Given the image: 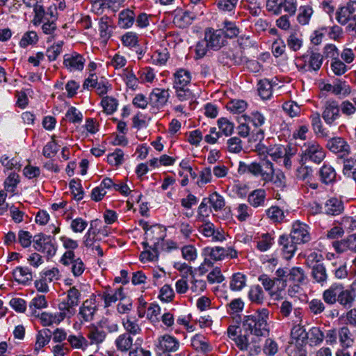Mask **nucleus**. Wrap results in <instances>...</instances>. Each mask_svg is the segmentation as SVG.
<instances>
[{
  "instance_id": "nucleus-1",
  "label": "nucleus",
  "mask_w": 356,
  "mask_h": 356,
  "mask_svg": "<svg viewBox=\"0 0 356 356\" xmlns=\"http://www.w3.org/2000/svg\"><path fill=\"white\" fill-rule=\"evenodd\" d=\"M322 298L328 305H334L338 302L344 308H350L356 298L355 292L345 289L343 284L333 283L322 293Z\"/></svg>"
},
{
  "instance_id": "nucleus-2",
  "label": "nucleus",
  "mask_w": 356,
  "mask_h": 356,
  "mask_svg": "<svg viewBox=\"0 0 356 356\" xmlns=\"http://www.w3.org/2000/svg\"><path fill=\"white\" fill-rule=\"evenodd\" d=\"M60 241L67 250L63 254L60 262L65 266H70L74 276L79 277L85 270V264L80 257H76L74 250L78 247V242L66 236H62Z\"/></svg>"
},
{
  "instance_id": "nucleus-3",
  "label": "nucleus",
  "mask_w": 356,
  "mask_h": 356,
  "mask_svg": "<svg viewBox=\"0 0 356 356\" xmlns=\"http://www.w3.org/2000/svg\"><path fill=\"white\" fill-rule=\"evenodd\" d=\"M268 309H258L244 317L243 327L245 330L250 331L251 334L257 337L265 336L268 333Z\"/></svg>"
},
{
  "instance_id": "nucleus-4",
  "label": "nucleus",
  "mask_w": 356,
  "mask_h": 356,
  "mask_svg": "<svg viewBox=\"0 0 356 356\" xmlns=\"http://www.w3.org/2000/svg\"><path fill=\"white\" fill-rule=\"evenodd\" d=\"M325 151L316 141L305 143L301 147V159L305 162L319 164L325 158Z\"/></svg>"
},
{
  "instance_id": "nucleus-5",
  "label": "nucleus",
  "mask_w": 356,
  "mask_h": 356,
  "mask_svg": "<svg viewBox=\"0 0 356 356\" xmlns=\"http://www.w3.org/2000/svg\"><path fill=\"white\" fill-rule=\"evenodd\" d=\"M307 53L298 58L296 65L298 71L302 72L318 71L323 63V56L314 51H307Z\"/></svg>"
},
{
  "instance_id": "nucleus-6",
  "label": "nucleus",
  "mask_w": 356,
  "mask_h": 356,
  "mask_svg": "<svg viewBox=\"0 0 356 356\" xmlns=\"http://www.w3.org/2000/svg\"><path fill=\"white\" fill-rule=\"evenodd\" d=\"M340 116L339 102L334 99L327 100L323 106L322 118L325 122L331 126Z\"/></svg>"
},
{
  "instance_id": "nucleus-7",
  "label": "nucleus",
  "mask_w": 356,
  "mask_h": 356,
  "mask_svg": "<svg viewBox=\"0 0 356 356\" xmlns=\"http://www.w3.org/2000/svg\"><path fill=\"white\" fill-rule=\"evenodd\" d=\"M289 236L298 244H304L311 240L308 226L298 220L293 222Z\"/></svg>"
},
{
  "instance_id": "nucleus-8",
  "label": "nucleus",
  "mask_w": 356,
  "mask_h": 356,
  "mask_svg": "<svg viewBox=\"0 0 356 356\" xmlns=\"http://www.w3.org/2000/svg\"><path fill=\"white\" fill-rule=\"evenodd\" d=\"M204 41L207 47L213 50H218L222 46L225 45L226 40L222 35V32L220 29L213 30L209 29L205 31Z\"/></svg>"
},
{
  "instance_id": "nucleus-9",
  "label": "nucleus",
  "mask_w": 356,
  "mask_h": 356,
  "mask_svg": "<svg viewBox=\"0 0 356 356\" xmlns=\"http://www.w3.org/2000/svg\"><path fill=\"white\" fill-rule=\"evenodd\" d=\"M179 343L178 340L168 334H165L158 339L156 350L158 354L169 352H175L178 350Z\"/></svg>"
},
{
  "instance_id": "nucleus-10",
  "label": "nucleus",
  "mask_w": 356,
  "mask_h": 356,
  "mask_svg": "<svg viewBox=\"0 0 356 356\" xmlns=\"http://www.w3.org/2000/svg\"><path fill=\"white\" fill-rule=\"evenodd\" d=\"M202 234L207 239L208 242H218L225 240L224 232L216 228L210 222H204L202 220Z\"/></svg>"
},
{
  "instance_id": "nucleus-11",
  "label": "nucleus",
  "mask_w": 356,
  "mask_h": 356,
  "mask_svg": "<svg viewBox=\"0 0 356 356\" xmlns=\"http://www.w3.org/2000/svg\"><path fill=\"white\" fill-rule=\"evenodd\" d=\"M165 232L162 227L158 225L150 226L145 232V239L153 243L152 246L157 249H162L163 241L165 237Z\"/></svg>"
},
{
  "instance_id": "nucleus-12",
  "label": "nucleus",
  "mask_w": 356,
  "mask_h": 356,
  "mask_svg": "<svg viewBox=\"0 0 356 356\" xmlns=\"http://www.w3.org/2000/svg\"><path fill=\"white\" fill-rule=\"evenodd\" d=\"M332 247L339 254L348 251L356 254V234H350L340 241H334Z\"/></svg>"
},
{
  "instance_id": "nucleus-13",
  "label": "nucleus",
  "mask_w": 356,
  "mask_h": 356,
  "mask_svg": "<svg viewBox=\"0 0 356 356\" xmlns=\"http://www.w3.org/2000/svg\"><path fill=\"white\" fill-rule=\"evenodd\" d=\"M169 97L168 90L156 88L149 95V104L152 107L160 109L166 104Z\"/></svg>"
},
{
  "instance_id": "nucleus-14",
  "label": "nucleus",
  "mask_w": 356,
  "mask_h": 356,
  "mask_svg": "<svg viewBox=\"0 0 356 356\" xmlns=\"http://www.w3.org/2000/svg\"><path fill=\"white\" fill-rule=\"evenodd\" d=\"M326 147L333 153L340 154L341 158L348 155L350 150L349 145L341 137H333L329 139Z\"/></svg>"
},
{
  "instance_id": "nucleus-15",
  "label": "nucleus",
  "mask_w": 356,
  "mask_h": 356,
  "mask_svg": "<svg viewBox=\"0 0 356 356\" xmlns=\"http://www.w3.org/2000/svg\"><path fill=\"white\" fill-rule=\"evenodd\" d=\"M67 296L59 304L63 308H67L74 314L76 312V307L79 304L81 292L75 286L70 287L66 292Z\"/></svg>"
},
{
  "instance_id": "nucleus-16",
  "label": "nucleus",
  "mask_w": 356,
  "mask_h": 356,
  "mask_svg": "<svg viewBox=\"0 0 356 356\" xmlns=\"http://www.w3.org/2000/svg\"><path fill=\"white\" fill-rule=\"evenodd\" d=\"M86 59L76 52L64 56L63 65L70 72L81 71L85 65Z\"/></svg>"
},
{
  "instance_id": "nucleus-17",
  "label": "nucleus",
  "mask_w": 356,
  "mask_h": 356,
  "mask_svg": "<svg viewBox=\"0 0 356 356\" xmlns=\"http://www.w3.org/2000/svg\"><path fill=\"white\" fill-rule=\"evenodd\" d=\"M290 236L281 235L278 240L279 245L282 247V253L285 259L289 260L293 257L298 243Z\"/></svg>"
},
{
  "instance_id": "nucleus-18",
  "label": "nucleus",
  "mask_w": 356,
  "mask_h": 356,
  "mask_svg": "<svg viewBox=\"0 0 356 356\" xmlns=\"http://www.w3.org/2000/svg\"><path fill=\"white\" fill-rule=\"evenodd\" d=\"M97 312V306L95 300H85L79 308V316L81 317V323L93 321L95 314Z\"/></svg>"
},
{
  "instance_id": "nucleus-19",
  "label": "nucleus",
  "mask_w": 356,
  "mask_h": 356,
  "mask_svg": "<svg viewBox=\"0 0 356 356\" xmlns=\"http://www.w3.org/2000/svg\"><path fill=\"white\" fill-rule=\"evenodd\" d=\"M324 213L330 216H338L344 210L343 202L341 200L332 197L326 200L324 204Z\"/></svg>"
},
{
  "instance_id": "nucleus-20",
  "label": "nucleus",
  "mask_w": 356,
  "mask_h": 356,
  "mask_svg": "<svg viewBox=\"0 0 356 356\" xmlns=\"http://www.w3.org/2000/svg\"><path fill=\"white\" fill-rule=\"evenodd\" d=\"M83 243L86 248H91L92 250H96L99 256H104L103 249L99 244L97 238V233L92 228H90L84 235Z\"/></svg>"
},
{
  "instance_id": "nucleus-21",
  "label": "nucleus",
  "mask_w": 356,
  "mask_h": 356,
  "mask_svg": "<svg viewBox=\"0 0 356 356\" xmlns=\"http://www.w3.org/2000/svg\"><path fill=\"white\" fill-rule=\"evenodd\" d=\"M293 311L296 319L294 323H300L302 321V312L300 308H293L292 303L289 300L282 302L280 307V314L283 318H288Z\"/></svg>"
},
{
  "instance_id": "nucleus-22",
  "label": "nucleus",
  "mask_w": 356,
  "mask_h": 356,
  "mask_svg": "<svg viewBox=\"0 0 356 356\" xmlns=\"http://www.w3.org/2000/svg\"><path fill=\"white\" fill-rule=\"evenodd\" d=\"M311 277L314 282L321 286L325 284L328 279V274L325 266L323 264H314L312 267Z\"/></svg>"
},
{
  "instance_id": "nucleus-23",
  "label": "nucleus",
  "mask_w": 356,
  "mask_h": 356,
  "mask_svg": "<svg viewBox=\"0 0 356 356\" xmlns=\"http://www.w3.org/2000/svg\"><path fill=\"white\" fill-rule=\"evenodd\" d=\"M208 203L216 211L221 210L225 205L224 197L217 192H213L209 197L202 200V209L207 206Z\"/></svg>"
},
{
  "instance_id": "nucleus-24",
  "label": "nucleus",
  "mask_w": 356,
  "mask_h": 356,
  "mask_svg": "<svg viewBox=\"0 0 356 356\" xmlns=\"http://www.w3.org/2000/svg\"><path fill=\"white\" fill-rule=\"evenodd\" d=\"M266 199V193L264 189L259 188L252 191L248 196V203L253 207H264Z\"/></svg>"
},
{
  "instance_id": "nucleus-25",
  "label": "nucleus",
  "mask_w": 356,
  "mask_h": 356,
  "mask_svg": "<svg viewBox=\"0 0 356 356\" xmlns=\"http://www.w3.org/2000/svg\"><path fill=\"white\" fill-rule=\"evenodd\" d=\"M106 333L103 330L99 329L95 324H92L88 327V332L87 337L90 340V344L102 343L106 339Z\"/></svg>"
},
{
  "instance_id": "nucleus-26",
  "label": "nucleus",
  "mask_w": 356,
  "mask_h": 356,
  "mask_svg": "<svg viewBox=\"0 0 356 356\" xmlns=\"http://www.w3.org/2000/svg\"><path fill=\"white\" fill-rule=\"evenodd\" d=\"M221 61L225 64H229V61L236 65H240L243 63L242 51L239 49H227L222 51L220 57Z\"/></svg>"
},
{
  "instance_id": "nucleus-27",
  "label": "nucleus",
  "mask_w": 356,
  "mask_h": 356,
  "mask_svg": "<svg viewBox=\"0 0 356 356\" xmlns=\"http://www.w3.org/2000/svg\"><path fill=\"white\" fill-rule=\"evenodd\" d=\"M191 80L190 72L184 69H179L173 74V88L186 87Z\"/></svg>"
},
{
  "instance_id": "nucleus-28",
  "label": "nucleus",
  "mask_w": 356,
  "mask_h": 356,
  "mask_svg": "<svg viewBox=\"0 0 356 356\" xmlns=\"http://www.w3.org/2000/svg\"><path fill=\"white\" fill-rule=\"evenodd\" d=\"M13 277L19 284H26L32 280V273L27 267H17L13 272Z\"/></svg>"
},
{
  "instance_id": "nucleus-29",
  "label": "nucleus",
  "mask_w": 356,
  "mask_h": 356,
  "mask_svg": "<svg viewBox=\"0 0 356 356\" xmlns=\"http://www.w3.org/2000/svg\"><path fill=\"white\" fill-rule=\"evenodd\" d=\"M306 278V274L302 268L293 267L289 268V281L294 284L293 288H298V285L302 284Z\"/></svg>"
},
{
  "instance_id": "nucleus-30",
  "label": "nucleus",
  "mask_w": 356,
  "mask_h": 356,
  "mask_svg": "<svg viewBox=\"0 0 356 356\" xmlns=\"http://www.w3.org/2000/svg\"><path fill=\"white\" fill-rule=\"evenodd\" d=\"M337 173L333 167L330 165L324 164L319 170V177L321 181L329 184L336 181Z\"/></svg>"
},
{
  "instance_id": "nucleus-31",
  "label": "nucleus",
  "mask_w": 356,
  "mask_h": 356,
  "mask_svg": "<svg viewBox=\"0 0 356 356\" xmlns=\"http://www.w3.org/2000/svg\"><path fill=\"white\" fill-rule=\"evenodd\" d=\"M338 337L341 346L344 348L351 347L354 343V337L348 326H343L338 330Z\"/></svg>"
},
{
  "instance_id": "nucleus-32",
  "label": "nucleus",
  "mask_w": 356,
  "mask_h": 356,
  "mask_svg": "<svg viewBox=\"0 0 356 356\" xmlns=\"http://www.w3.org/2000/svg\"><path fill=\"white\" fill-rule=\"evenodd\" d=\"M259 281L270 296H277L278 283L275 279H271L267 275L263 274L259 277Z\"/></svg>"
},
{
  "instance_id": "nucleus-33",
  "label": "nucleus",
  "mask_w": 356,
  "mask_h": 356,
  "mask_svg": "<svg viewBox=\"0 0 356 356\" xmlns=\"http://www.w3.org/2000/svg\"><path fill=\"white\" fill-rule=\"evenodd\" d=\"M135 20V14L134 11L127 9L122 10L118 15V25L122 29L131 27Z\"/></svg>"
},
{
  "instance_id": "nucleus-34",
  "label": "nucleus",
  "mask_w": 356,
  "mask_h": 356,
  "mask_svg": "<svg viewBox=\"0 0 356 356\" xmlns=\"http://www.w3.org/2000/svg\"><path fill=\"white\" fill-rule=\"evenodd\" d=\"M325 338L323 332L319 327H313L307 333V343L311 346L319 345Z\"/></svg>"
},
{
  "instance_id": "nucleus-35",
  "label": "nucleus",
  "mask_w": 356,
  "mask_h": 356,
  "mask_svg": "<svg viewBox=\"0 0 356 356\" xmlns=\"http://www.w3.org/2000/svg\"><path fill=\"white\" fill-rule=\"evenodd\" d=\"M247 277L241 273H234L230 278L229 289L232 291H241L246 286Z\"/></svg>"
},
{
  "instance_id": "nucleus-36",
  "label": "nucleus",
  "mask_w": 356,
  "mask_h": 356,
  "mask_svg": "<svg viewBox=\"0 0 356 356\" xmlns=\"http://www.w3.org/2000/svg\"><path fill=\"white\" fill-rule=\"evenodd\" d=\"M220 31L222 32V35L225 36V40L226 38H235L240 33L239 28L236 23L228 20H225L222 22V26Z\"/></svg>"
},
{
  "instance_id": "nucleus-37",
  "label": "nucleus",
  "mask_w": 356,
  "mask_h": 356,
  "mask_svg": "<svg viewBox=\"0 0 356 356\" xmlns=\"http://www.w3.org/2000/svg\"><path fill=\"white\" fill-rule=\"evenodd\" d=\"M312 126L314 132L317 137L319 138H327L329 136L327 131H325L323 127V124L318 113H315L311 115Z\"/></svg>"
},
{
  "instance_id": "nucleus-38",
  "label": "nucleus",
  "mask_w": 356,
  "mask_h": 356,
  "mask_svg": "<svg viewBox=\"0 0 356 356\" xmlns=\"http://www.w3.org/2000/svg\"><path fill=\"white\" fill-rule=\"evenodd\" d=\"M295 324L291 330V337L296 340L297 344L306 345L307 332L303 326L300 325V323Z\"/></svg>"
},
{
  "instance_id": "nucleus-39",
  "label": "nucleus",
  "mask_w": 356,
  "mask_h": 356,
  "mask_svg": "<svg viewBox=\"0 0 356 356\" xmlns=\"http://www.w3.org/2000/svg\"><path fill=\"white\" fill-rule=\"evenodd\" d=\"M260 171L261 167L259 163L253 162L250 164H246L244 162L239 163L238 172L240 175L250 173L254 176L258 177L260 176Z\"/></svg>"
},
{
  "instance_id": "nucleus-40",
  "label": "nucleus",
  "mask_w": 356,
  "mask_h": 356,
  "mask_svg": "<svg viewBox=\"0 0 356 356\" xmlns=\"http://www.w3.org/2000/svg\"><path fill=\"white\" fill-rule=\"evenodd\" d=\"M257 90L259 95L263 99H268L273 94V85L268 79H262L259 81L257 84Z\"/></svg>"
},
{
  "instance_id": "nucleus-41",
  "label": "nucleus",
  "mask_w": 356,
  "mask_h": 356,
  "mask_svg": "<svg viewBox=\"0 0 356 356\" xmlns=\"http://www.w3.org/2000/svg\"><path fill=\"white\" fill-rule=\"evenodd\" d=\"M118 350L126 352L131 349L133 345V338L127 333L119 335L115 341Z\"/></svg>"
},
{
  "instance_id": "nucleus-42",
  "label": "nucleus",
  "mask_w": 356,
  "mask_h": 356,
  "mask_svg": "<svg viewBox=\"0 0 356 356\" xmlns=\"http://www.w3.org/2000/svg\"><path fill=\"white\" fill-rule=\"evenodd\" d=\"M248 297L252 302L256 304H262L266 299L263 289L259 285H254L250 287Z\"/></svg>"
},
{
  "instance_id": "nucleus-43",
  "label": "nucleus",
  "mask_w": 356,
  "mask_h": 356,
  "mask_svg": "<svg viewBox=\"0 0 356 356\" xmlns=\"http://www.w3.org/2000/svg\"><path fill=\"white\" fill-rule=\"evenodd\" d=\"M175 90V95L179 101H189V102H195L196 99V95L193 92V91L186 87H178L173 88Z\"/></svg>"
},
{
  "instance_id": "nucleus-44",
  "label": "nucleus",
  "mask_w": 356,
  "mask_h": 356,
  "mask_svg": "<svg viewBox=\"0 0 356 356\" xmlns=\"http://www.w3.org/2000/svg\"><path fill=\"white\" fill-rule=\"evenodd\" d=\"M111 19L109 17L104 16L100 18L99 22V30L101 38L106 42L111 36Z\"/></svg>"
},
{
  "instance_id": "nucleus-45",
  "label": "nucleus",
  "mask_w": 356,
  "mask_h": 356,
  "mask_svg": "<svg viewBox=\"0 0 356 356\" xmlns=\"http://www.w3.org/2000/svg\"><path fill=\"white\" fill-rule=\"evenodd\" d=\"M47 307V301L46 300L44 295H39L32 299L29 304V309L31 310V314L35 316H38L39 314H37L36 309H42Z\"/></svg>"
},
{
  "instance_id": "nucleus-46",
  "label": "nucleus",
  "mask_w": 356,
  "mask_h": 356,
  "mask_svg": "<svg viewBox=\"0 0 356 356\" xmlns=\"http://www.w3.org/2000/svg\"><path fill=\"white\" fill-rule=\"evenodd\" d=\"M51 337V332L49 329H44L38 332L35 344V350L38 351L47 344Z\"/></svg>"
},
{
  "instance_id": "nucleus-47",
  "label": "nucleus",
  "mask_w": 356,
  "mask_h": 356,
  "mask_svg": "<svg viewBox=\"0 0 356 356\" xmlns=\"http://www.w3.org/2000/svg\"><path fill=\"white\" fill-rule=\"evenodd\" d=\"M289 268H280L275 271L277 276L275 280L278 283L277 291H282L286 287V282L289 281Z\"/></svg>"
},
{
  "instance_id": "nucleus-48",
  "label": "nucleus",
  "mask_w": 356,
  "mask_h": 356,
  "mask_svg": "<svg viewBox=\"0 0 356 356\" xmlns=\"http://www.w3.org/2000/svg\"><path fill=\"white\" fill-rule=\"evenodd\" d=\"M260 177L265 182H270L272 175L275 172L273 164L270 161H264L260 163Z\"/></svg>"
},
{
  "instance_id": "nucleus-49",
  "label": "nucleus",
  "mask_w": 356,
  "mask_h": 356,
  "mask_svg": "<svg viewBox=\"0 0 356 356\" xmlns=\"http://www.w3.org/2000/svg\"><path fill=\"white\" fill-rule=\"evenodd\" d=\"M284 150V146L280 144L270 145L266 148V153L274 161L277 162L282 159Z\"/></svg>"
},
{
  "instance_id": "nucleus-50",
  "label": "nucleus",
  "mask_w": 356,
  "mask_h": 356,
  "mask_svg": "<svg viewBox=\"0 0 356 356\" xmlns=\"http://www.w3.org/2000/svg\"><path fill=\"white\" fill-rule=\"evenodd\" d=\"M325 302L320 299H312L308 302L309 312L315 316L322 314L325 311Z\"/></svg>"
},
{
  "instance_id": "nucleus-51",
  "label": "nucleus",
  "mask_w": 356,
  "mask_h": 356,
  "mask_svg": "<svg viewBox=\"0 0 356 356\" xmlns=\"http://www.w3.org/2000/svg\"><path fill=\"white\" fill-rule=\"evenodd\" d=\"M227 108L233 113H241L247 108V103L241 99H232L227 103Z\"/></svg>"
},
{
  "instance_id": "nucleus-52",
  "label": "nucleus",
  "mask_w": 356,
  "mask_h": 356,
  "mask_svg": "<svg viewBox=\"0 0 356 356\" xmlns=\"http://www.w3.org/2000/svg\"><path fill=\"white\" fill-rule=\"evenodd\" d=\"M218 125L220 131L226 136H230L234 131V123L226 118H221L218 119Z\"/></svg>"
},
{
  "instance_id": "nucleus-53",
  "label": "nucleus",
  "mask_w": 356,
  "mask_h": 356,
  "mask_svg": "<svg viewBox=\"0 0 356 356\" xmlns=\"http://www.w3.org/2000/svg\"><path fill=\"white\" fill-rule=\"evenodd\" d=\"M251 334H239L235 338H232L237 346L241 350H252V347L250 343V337Z\"/></svg>"
},
{
  "instance_id": "nucleus-54",
  "label": "nucleus",
  "mask_w": 356,
  "mask_h": 356,
  "mask_svg": "<svg viewBox=\"0 0 356 356\" xmlns=\"http://www.w3.org/2000/svg\"><path fill=\"white\" fill-rule=\"evenodd\" d=\"M56 136H51V141L49 142L43 148V155L47 158L54 156L58 152L59 145L55 140Z\"/></svg>"
},
{
  "instance_id": "nucleus-55",
  "label": "nucleus",
  "mask_w": 356,
  "mask_h": 356,
  "mask_svg": "<svg viewBox=\"0 0 356 356\" xmlns=\"http://www.w3.org/2000/svg\"><path fill=\"white\" fill-rule=\"evenodd\" d=\"M122 324L124 328L127 332V334H129L130 336H136L140 334L142 332L139 325L135 321H131V319L128 318L126 321H124Z\"/></svg>"
},
{
  "instance_id": "nucleus-56",
  "label": "nucleus",
  "mask_w": 356,
  "mask_h": 356,
  "mask_svg": "<svg viewBox=\"0 0 356 356\" xmlns=\"http://www.w3.org/2000/svg\"><path fill=\"white\" fill-rule=\"evenodd\" d=\"M102 106L108 114L114 113L118 107L117 100L113 97L106 96L102 99Z\"/></svg>"
},
{
  "instance_id": "nucleus-57",
  "label": "nucleus",
  "mask_w": 356,
  "mask_h": 356,
  "mask_svg": "<svg viewBox=\"0 0 356 356\" xmlns=\"http://www.w3.org/2000/svg\"><path fill=\"white\" fill-rule=\"evenodd\" d=\"M124 161V152L121 149H116L114 152L107 156V161L113 165H120Z\"/></svg>"
},
{
  "instance_id": "nucleus-58",
  "label": "nucleus",
  "mask_w": 356,
  "mask_h": 356,
  "mask_svg": "<svg viewBox=\"0 0 356 356\" xmlns=\"http://www.w3.org/2000/svg\"><path fill=\"white\" fill-rule=\"evenodd\" d=\"M67 340L72 347L74 348H83L88 345V341L82 335H70Z\"/></svg>"
},
{
  "instance_id": "nucleus-59",
  "label": "nucleus",
  "mask_w": 356,
  "mask_h": 356,
  "mask_svg": "<svg viewBox=\"0 0 356 356\" xmlns=\"http://www.w3.org/2000/svg\"><path fill=\"white\" fill-rule=\"evenodd\" d=\"M121 40L123 45L128 47H135L138 45V35L134 32L126 33L122 36Z\"/></svg>"
},
{
  "instance_id": "nucleus-60",
  "label": "nucleus",
  "mask_w": 356,
  "mask_h": 356,
  "mask_svg": "<svg viewBox=\"0 0 356 356\" xmlns=\"http://www.w3.org/2000/svg\"><path fill=\"white\" fill-rule=\"evenodd\" d=\"M288 47L293 51H298L302 46V40L295 33H291L286 40Z\"/></svg>"
},
{
  "instance_id": "nucleus-61",
  "label": "nucleus",
  "mask_w": 356,
  "mask_h": 356,
  "mask_svg": "<svg viewBox=\"0 0 356 356\" xmlns=\"http://www.w3.org/2000/svg\"><path fill=\"white\" fill-rule=\"evenodd\" d=\"M237 211V219L243 222L245 221L252 214V209L245 204H240L236 208Z\"/></svg>"
},
{
  "instance_id": "nucleus-62",
  "label": "nucleus",
  "mask_w": 356,
  "mask_h": 356,
  "mask_svg": "<svg viewBox=\"0 0 356 356\" xmlns=\"http://www.w3.org/2000/svg\"><path fill=\"white\" fill-rule=\"evenodd\" d=\"M273 240V238L270 234H263L261 236V239L257 242V247L260 251L265 252L271 247Z\"/></svg>"
},
{
  "instance_id": "nucleus-63",
  "label": "nucleus",
  "mask_w": 356,
  "mask_h": 356,
  "mask_svg": "<svg viewBox=\"0 0 356 356\" xmlns=\"http://www.w3.org/2000/svg\"><path fill=\"white\" fill-rule=\"evenodd\" d=\"M38 35L35 31H28L24 34L19 42L22 47H26L29 44H35L38 42Z\"/></svg>"
},
{
  "instance_id": "nucleus-64",
  "label": "nucleus",
  "mask_w": 356,
  "mask_h": 356,
  "mask_svg": "<svg viewBox=\"0 0 356 356\" xmlns=\"http://www.w3.org/2000/svg\"><path fill=\"white\" fill-rule=\"evenodd\" d=\"M66 119L72 123H80L83 120L82 113L75 107H70L65 114Z\"/></svg>"
}]
</instances>
